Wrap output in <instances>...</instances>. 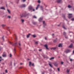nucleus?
Segmentation results:
<instances>
[{
    "instance_id": "42",
    "label": "nucleus",
    "mask_w": 74,
    "mask_h": 74,
    "mask_svg": "<svg viewBox=\"0 0 74 74\" xmlns=\"http://www.w3.org/2000/svg\"><path fill=\"white\" fill-rule=\"evenodd\" d=\"M72 60H72V59H70V61H71H71H72Z\"/></svg>"
},
{
    "instance_id": "58",
    "label": "nucleus",
    "mask_w": 74,
    "mask_h": 74,
    "mask_svg": "<svg viewBox=\"0 0 74 74\" xmlns=\"http://www.w3.org/2000/svg\"><path fill=\"white\" fill-rule=\"evenodd\" d=\"M0 58L1 59V56L0 57Z\"/></svg>"
},
{
    "instance_id": "47",
    "label": "nucleus",
    "mask_w": 74,
    "mask_h": 74,
    "mask_svg": "<svg viewBox=\"0 0 74 74\" xmlns=\"http://www.w3.org/2000/svg\"><path fill=\"white\" fill-rule=\"evenodd\" d=\"M44 72H42V74H44Z\"/></svg>"
},
{
    "instance_id": "56",
    "label": "nucleus",
    "mask_w": 74,
    "mask_h": 74,
    "mask_svg": "<svg viewBox=\"0 0 74 74\" xmlns=\"http://www.w3.org/2000/svg\"><path fill=\"white\" fill-rule=\"evenodd\" d=\"M54 35V34H52V36H53Z\"/></svg>"
},
{
    "instance_id": "49",
    "label": "nucleus",
    "mask_w": 74,
    "mask_h": 74,
    "mask_svg": "<svg viewBox=\"0 0 74 74\" xmlns=\"http://www.w3.org/2000/svg\"><path fill=\"white\" fill-rule=\"evenodd\" d=\"M61 64H63V62H61Z\"/></svg>"
},
{
    "instance_id": "18",
    "label": "nucleus",
    "mask_w": 74,
    "mask_h": 74,
    "mask_svg": "<svg viewBox=\"0 0 74 74\" xmlns=\"http://www.w3.org/2000/svg\"><path fill=\"white\" fill-rule=\"evenodd\" d=\"M5 26H6V25H4V24H2V27H4Z\"/></svg>"
},
{
    "instance_id": "27",
    "label": "nucleus",
    "mask_w": 74,
    "mask_h": 74,
    "mask_svg": "<svg viewBox=\"0 0 74 74\" xmlns=\"http://www.w3.org/2000/svg\"><path fill=\"white\" fill-rule=\"evenodd\" d=\"M56 41H57V40H53L54 42H56Z\"/></svg>"
},
{
    "instance_id": "36",
    "label": "nucleus",
    "mask_w": 74,
    "mask_h": 74,
    "mask_svg": "<svg viewBox=\"0 0 74 74\" xmlns=\"http://www.w3.org/2000/svg\"><path fill=\"white\" fill-rule=\"evenodd\" d=\"M38 42H35V44H38Z\"/></svg>"
},
{
    "instance_id": "14",
    "label": "nucleus",
    "mask_w": 74,
    "mask_h": 74,
    "mask_svg": "<svg viewBox=\"0 0 74 74\" xmlns=\"http://www.w3.org/2000/svg\"><path fill=\"white\" fill-rule=\"evenodd\" d=\"M30 34H29L28 35H27V38H29V37L30 36Z\"/></svg>"
},
{
    "instance_id": "10",
    "label": "nucleus",
    "mask_w": 74,
    "mask_h": 74,
    "mask_svg": "<svg viewBox=\"0 0 74 74\" xmlns=\"http://www.w3.org/2000/svg\"><path fill=\"white\" fill-rule=\"evenodd\" d=\"M62 47V45L61 44H59L58 45L59 47Z\"/></svg>"
},
{
    "instance_id": "5",
    "label": "nucleus",
    "mask_w": 74,
    "mask_h": 74,
    "mask_svg": "<svg viewBox=\"0 0 74 74\" xmlns=\"http://www.w3.org/2000/svg\"><path fill=\"white\" fill-rule=\"evenodd\" d=\"M44 47L47 49H49L48 48V45H44Z\"/></svg>"
},
{
    "instance_id": "53",
    "label": "nucleus",
    "mask_w": 74,
    "mask_h": 74,
    "mask_svg": "<svg viewBox=\"0 0 74 74\" xmlns=\"http://www.w3.org/2000/svg\"><path fill=\"white\" fill-rule=\"evenodd\" d=\"M9 43H10V44H12V43L10 42H9Z\"/></svg>"
},
{
    "instance_id": "59",
    "label": "nucleus",
    "mask_w": 74,
    "mask_h": 74,
    "mask_svg": "<svg viewBox=\"0 0 74 74\" xmlns=\"http://www.w3.org/2000/svg\"><path fill=\"white\" fill-rule=\"evenodd\" d=\"M60 26V25H58V26Z\"/></svg>"
},
{
    "instance_id": "31",
    "label": "nucleus",
    "mask_w": 74,
    "mask_h": 74,
    "mask_svg": "<svg viewBox=\"0 0 74 74\" xmlns=\"http://www.w3.org/2000/svg\"><path fill=\"white\" fill-rule=\"evenodd\" d=\"M50 66V67H52V65H51V64H49Z\"/></svg>"
},
{
    "instance_id": "38",
    "label": "nucleus",
    "mask_w": 74,
    "mask_h": 74,
    "mask_svg": "<svg viewBox=\"0 0 74 74\" xmlns=\"http://www.w3.org/2000/svg\"><path fill=\"white\" fill-rule=\"evenodd\" d=\"M64 36H65V35H66V32H64Z\"/></svg>"
},
{
    "instance_id": "21",
    "label": "nucleus",
    "mask_w": 74,
    "mask_h": 74,
    "mask_svg": "<svg viewBox=\"0 0 74 74\" xmlns=\"http://www.w3.org/2000/svg\"><path fill=\"white\" fill-rule=\"evenodd\" d=\"M62 27H63V28H64V29H66V28L65 27H64V26L63 25H62Z\"/></svg>"
},
{
    "instance_id": "52",
    "label": "nucleus",
    "mask_w": 74,
    "mask_h": 74,
    "mask_svg": "<svg viewBox=\"0 0 74 74\" xmlns=\"http://www.w3.org/2000/svg\"><path fill=\"white\" fill-rule=\"evenodd\" d=\"M45 40H47V37H45Z\"/></svg>"
},
{
    "instance_id": "29",
    "label": "nucleus",
    "mask_w": 74,
    "mask_h": 74,
    "mask_svg": "<svg viewBox=\"0 0 74 74\" xmlns=\"http://www.w3.org/2000/svg\"><path fill=\"white\" fill-rule=\"evenodd\" d=\"M38 3H40L41 2V1H40L38 0Z\"/></svg>"
},
{
    "instance_id": "15",
    "label": "nucleus",
    "mask_w": 74,
    "mask_h": 74,
    "mask_svg": "<svg viewBox=\"0 0 74 74\" xmlns=\"http://www.w3.org/2000/svg\"><path fill=\"white\" fill-rule=\"evenodd\" d=\"M43 23L44 25V26H46V24L45 23V21H43Z\"/></svg>"
},
{
    "instance_id": "45",
    "label": "nucleus",
    "mask_w": 74,
    "mask_h": 74,
    "mask_svg": "<svg viewBox=\"0 0 74 74\" xmlns=\"http://www.w3.org/2000/svg\"><path fill=\"white\" fill-rule=\"evenodd\" d=\"M32 66H34V63H33L32 64Z\"/></svg>"
},
{
    "instance_id": "40",
    "label": "nucleus",
    "mask_w": 74,
    "mask_h": 74,
    "mask_svg": "<svg viewBox=\"0 0 74 74\" xmlns=\"http://www.w3.org/2000/svg\"><path fill=\"white\" fill-rule=\"evenodd\" d=\"M2 38H3V40H4V36H3L2 37Z\"/></svg>"
},
{
    "instance_id": "13",
    "label": "nucleus",
    "mask_w": 74,
    "mask_h": 74,
    "mask_svg": "<svg viewBox=\"0 0 74 74\" xmlns=\"http://www.w3.org/2000/svg\"><path fill=\"white\" fill-rule=\"evenodd\" d=\"M66 72L67 73H69L70 72V70H69L68 69L66 70Z\"/></svg>"
},
{
    "instance_id": "62",
    "label": "nucleus",
    "mask_w": 74,
    "mask_h": 74,
    "mask_svg": "<svg viewBox=\"0 0 74 74\" xmlns=\"http://www.w3.org/2000/svg\"><path fill=\"white\" fill-rule=\"evenodd\" d=\"M22 17H23V16H21V17L22 18Z\"/></svg>"
},
{
    "instance_id": "20",
    "label": "nucleus",
    "mask_w": 74,
    "mask_h": 74,
    "mask_svg": "<svg viewBox=\"0 0 74 74\" xmlns=\"http://www.w3.org/2000/svg\"><path fill=\"white\" fill-rule=\"evenodd\" d=\"M1 9L5 10V8L3 7H1L0 8Z\"/></svg>"
},
{
    "instance_id": "30",
    "label": "nucleus",
    "mask_w": 74,
    "mask_h": 74,
    "mask_svg": "<svg viewBox=\"0 0 74 74\" xmlns=\"http://www.w3.org/2000/svg\"><path fill=\"white\" fill-rule=\"evenodd\" d=\"M8 18H11V16H8Z\"/></svg>"
},
{
    "instance_id": "41",
    "label": "nucleus",
    "mask_w": 74,
    "mask_h": 74,
    "mask_svg": "<svg viewBox=\"0 0 74 74\" xmlns=\"http://www.w3.org/2000/svg\"><path fill=\"white\" fill-rule=\"evenodd\" d=\"M74 20V18H72L71 19V21H73Z\"/></svg>"
},
{
    "instance_id": "48",
    "label": "nucleus",
    "mask_w": 74,
    "mask_h": 74,
    "mask_svg": "<svg viewBox=\"0 0 74 74\" xmlns=\"http://www.w3.org/2000/svg\"><path fill=\"white\" fill-rule=\"evenodd\" d=\"M38 7H37L36 8V10H37V9H38Z\"/></svg>"
},
{
    "instance_id": "3",
    "label": "nucleus",
    "mask_w": 74,
    "mask_h": 74,
    "mask_svg": "<svg viewBox=\"0 0 74 74\" xmlns=\"http://www.w3.org/2000/svg\"><path fill=\"white\" fill-rule=\"evenodd\" d=\"M73 17V15H72V14H69L68 18H71Z\"/></svg>"
},
{
    "instance_id": "55",
    "label": "nucleus",
    "mask_w": 74,
    "mask_h": 74,
    "mask_svg": "<svg viewBox=\"0 0 74 74\" xmlns=\"http://www.w3.org/2000/svg\"><path fill=\"white\" fill-rule=\"evenodd\" d=\"M22 67H21L19 68V69H22Z\"/></svg>"
},
{
    "instance_id": "16",
    "label": "nucleus",
    "mask_w": 74,
    "mask_h": 74,
    "mask_svg": "<svg viewBox=\"0 0 74 74\" xmlns=\"http://www.w3.org/2000/svg\"><path fill=\"white\" fill-rule=\"evenodd\" d=\"M42 18H40L39 19V22H41L42 21Z\"/></svg>"
},
{
    "instance_id": "64",
    "label": "nucleus",
    "mask_w": 74,
    "mask_h": 74,
    "mask_svg": "<svg viewBox=\"0 0 74 74\" xmlns=\"http://www.w3.org/2000/svg\"><path fill=\"white\" fill-rule=\"evenodd\" d=\"M41 8L42 7V6H41Z\"/></svg>"
},
{
    "instance_id": "6",
    "label": "nucleus",
    "mask_w": 74,
    "mask_h": 74,
    "mask_svg": "<svg viewBox=\"0 0 74 74\" xmlns=\"http://www.w3.org/2000/svg\"><path fill=\"white\" fill-rule=\"evenodd\" d=\"M26 7V5L25 4H23L21 6V7Z\"/></svg>"
},
{
    "instance_id": "4",
    "label": "nucleus",
    "mask_w": 74,
    "mask_h": 74,
    "mask_svg": "<svg viewBox=\"0 0 74 74\" xmlns=\"http://www.w3.org/2000/svg\"><path fill=\"white\" fill-rule=\"evenodd\" d=\"M3 57H6V53L5 52H4L3 55H2Z\"/></svg>"
},
{
    "instance_id": "25",
    "label": "nucleus",
    "mask_w": 74,
    "mask_h": 74,
    "mask_svg": "<svg viewBox=\"0 0 74 74\" xmlns=\"http://www.w3.org/2000/svg\"><path fill=\"white\" fill-rule=\"evenodd\" d=\"M33 17L34 18H35L36 19L37 18V17H36V16H33Z\"/></svg>"
},
{
    "instance_id": "8",
    "label": "nucleus",
    "mask_w": 74,
    "mask_h": 74,
    "mask_svg": "<svg viewBox=\"0 0 74 74\" xmlns=\"http://www.w3.org/2000/svg\"><path fill=\"white\" fill-rule=\"evenodd\" d=\"M57 2L58 3H61V2H62V0H58L57 1Z\"/></svg>"
},
{
    "instance_id": "51",
    "label": "nucleus",
    "mask_w": 74,
    "mask_h": 74,
    "mask_svg": "<svg viewBox=\"0 0 74 74\" xmlns=\"http://www.w3.org/2000/svg\"><path fill=\"white\" fill-rule=\"evenodd\" d=\"M63 16V18H65V16Z\"/></svg>"
},
{
    "instance_id": "46",
    "label": "nucleus",
    "mask_w": 74,
    "mask_h": 74,
    "mask_svg": "<svg viewBox=\"0 0 74 74\" xmlns=\"http://www.w3.org/2000/svg\"><path fill=\"white\" fill-rule=\"evenodd\" d=\"M19 46H21V43H19Z\"/></svg>"
},
{
    "instance_id": "19",
    "label": "nucleus",
    "mask_w": 74,
    "mask_h": 74,
    "mask_svg": "<svg viewBox=\"0 0 74 74\" xmlns=\"http://www.w3.org/2000/svg\"><path fill=\"white\" fill-rule=\"evenodd\" d=\"M54 58L53 57H51V58L50 59V60H52V59H54Z\"/></svg>"
},
{
    "instance_id": "1",
    "label": "nucleus",
    "mask_w": 74,
    "mask_h": 74,
    "mask_svg": "<svg viewBox=\"0 0 74 74\" xmlns=\"http://www.w3.org/2000/svg\"><path fill=\"white\" fill-rule=\"evenodd\" d=\"M29 10H33V11H35L34 9H33V8L31 6H30L29 7Z\"/></svg>"
},
{
    "instance_id": "23",
    "label": "nucleus",
    "mask_w": 74,
    "mask_h": 74,
    "mask_svg": "<svg viewBox=\"0 0 74 74\" xmlns=\"http://www.w3.org/2000/svg\"><path fill=\"white\" fill-rule=\"evenodd\" d=\"M16 51V50L15 49V48H14V52L15 53H16V52L15 51Z\"/></svg>"
},
{
    "instance_id": "28",
    "label": "nucleus",
    "mask_w": 74,
    "mask_h": 74,
    "mask_svg": "<svg viewBox=\"0 0 74 74\" xmlns=\"http://www.w3.org/2000/svg\"><path fill=\"white\" fill-rule=\"evenodd\" d=\"M14 36H15L16 40V39L17 38V37H16V35L14 34Z\"/></svg>"
},
{
    "instance_id": "50",
    "label": "nucleus",
    "mask_w": 74,
    "mask_h": 74,
    "mask_svg": "<svg viewBox=\"0 0 74 74\" xmlns=\"http://www.w3.org/2000/svg\"><path fill=\"white\" fill-rule=\"evenodd\" d=\"M23 2H24V1H26V0H23Z\"/></svg>"
},
{
    "instance_id": "34",
    "label": "nucleus",
    "mask_w": 74,
    "mask_h": 74,
    "mask_svg": "<svg viewBox=\"0 0 74 74\" xmlns=\"http://www.w3.org/2000/svg\"><path fill=\"white\" fill-rule=\"evenodd\" d=\"M57 69L58 71H60V69H59V68H58Z\"/></svg>"
},
{
    "instance_id": "60",
    "label": "nucleus",
    "mask_w": 74,
    "mask_h": 74,
    "mask_svg": "<svg viewBox=\"0 0 74 74\" xmlns=\"http://www.w3.org/2000/svg\"><path fill=\"white\" fill-rule=\"evenodd\" d=\"M20 64H22V63H20Z\"/></svg>"
},
{
    "instance_id": "11",
    "label": "nucleus",
    "mask_w": 74,
    "mask_h": 74,
    "mask_svg": "<svg viewBox=\"0 0 74 74\" xmlns=\"http://www.w3.org/2000/svg\"><path fill=\"white\" fill-rule=\"evenodd\" d=\"M72 47H73V44H71L69 46V48H72Z\"/></svg>"
},
{
    "instance_id": "57",
    "label": "nucleus",
    "mask_w": 74,
    "mask_h": 74,
    "mask_svg": "<svg viewBox=\"0 0 74 74\" xmlns=\"http://www.w3.org/2000/svg\"><path fill=\"white\" fill-rule=\"evenodd\" d=\"M73 53H74V50L73 51Z\"/></svg>"
},
{
    "instance_id": "35",
    "label": "nucleus",
    "mask_w": 74,
    "mask_h": 74,
    "mask_svg": "<svg viewBox=\"0 0 74 74\" xmlns=\"http://www.w3.org/2000/svg\"><path fill=\"white\" fill-rule=\"evenodd\" d=\"M12 57V55L11 53L10 54V57Z\"/></svg>"
},
{
    "instance_id": "32",
    "label": "nucleus",
    "mask_w": 74,
    "mask_h": 74,
    "mask_svg": "<svg viewBox=\"0 0 74 74\" xmlns=\"http://www.w3.org/2000/svg\"><path fill=\"white\" fill-rule=\"evenodd\" d=\"M21 21H22V22L23 23L24 22V20L21 19Z\"/></svg>"
},
{
    "instance_id": "26",
    "label": "nucleus",
    "mask_w": 74,
    "mask_h": 74,
    "mask_svg": "<svg viewBox=\"0 0 74 74\" xmlns=\"http://www.w3.org/2000/svg\"><path fill=\"white\" fill-rule=\"evenodd\" d=\"M32 64V62H30L29 63V66H30V65Z\"/></svg>"
},
{
    "instance_id": "24",
    "label": "nucleus",
    "mask_w": 74,
    "mask_h": 74,
    "mask_svg": "<svg viewBox=\"0 0 74 74\" xmlns=\"http://www.w3.org/2000/svg\"><path fill=\"white\" fill-rule=\"evenodd\" d=\"M32 36L33 37H34V38L36 37V35H33Z\"/></svg>"
},
{
    "instance_id": "2",
    "label": "nucleus",
    "mask_w": 74,
    "mask_h": 74,
    "mask_svg": "<svg viewBox=\"0 0 74 74\" xmlns=\"http://www.w3.org/2000/svg\"><path fill=\"white\" fill-rule=\"evenodd\" d=\"M53 64L55 66H56V67H57V66H58V64L57 62H54L53 63Z\"/></svg>"
},
{
    "instance_id": "12",
    "label": "nucleus",
    "mask_w": 74,
    "mask_h": 74,
    "mask_svg": "<svg viewBox=\"0 0 74 74\" xmlns=\"http://www.w3.org/2000/svg\"><path fill=\"white\" fill-rule=\"evenodd\" d=\"M56 47H52L51 48V49H56Z\"/></svg>"
},
{
    "instance_id": "61",
    "label": "nucleus",
    "mask_w": 74,
    "mask_h": 74,
    "mask_svg": "<svg viewBox=\"0 0 74 74\" xmlns=\"http://www.w3.org/2000/svg\"><path fill=\"white\" fill-rule=\"evenodd\" d=\"M1 60H0V62H1Z\"/></svg>"
},
{
    "instance_id": "22",
    "label": "nucleus",
    "mask_w": 74,
    "mask_h": 74,
    "mask_svg": "<svg viewBox=\"0 0 74 74\" xmlns=\"http://www.w3.org/2000/svg\"><path fill=\"white\" fill-rule=\"evenodd\" d=\"M68 8H71L72 7V6H71L70 5H69L68 6Z\"/></svg>"
},
{
    "instance_id": "63",
    "label": "nucleus",
    "mask_w": 74,
    "mask_h": 74,
    "mask_svg": "<svg viewBox=\"0 0 74 74\" xmlns=\"http://www.w3.org/2000/svg\"><path fill=\"white\" fill-rule=\"evenodd\" d=\"M3 74H4V73H3Z\"/></svg>"
},
{
    "instance_id": "9",
    "label": "nucleus",
    "mask_w": 74,
    "mask_h": 74,
    "mask_svg": "<svg viewBox=\"0 0 74 74\" xmlns=\"http://www.w3.org/2000/svg\"><path fill=\"white\" fill-rule=\"evenodd\" d=\"M17 44V42H16L13 45V46H14L15 47V46H16V45Z\"/></svg>"
},
{
    "instance_id": "7",
    "label": "nucleus",
    "mask_w": 74,
    "mask_h": 74,
    "mask_svg": "<svg viewBox=\"0 0 74 74\" xmlns=\"http://www.w3.org/2000/svg\"><path fill=\"white\" fill-rule=\"evenodd\" d=\"M70 52V51L69 49H67L66 51V53H69V52Z\"/></svg>"
},
{
    "instance_id": "39",
    "label": "nucleus",
    "mask_w": 74,
    "mask_h": 74,
    "mask_svg": "<svg viewBox=\"0 0 74 74\" xmlns=\"http://www.w3.org/2000/svg\"><path fill=\"white\" fill-rule=\"evenodd\" d=\"M39 6H40V5L38 4L37 5V7H38H38H39Z\"/></svg>"
},
{
    "instance_id": "33",
    "label": "nucleus",
    "mask_w": 74,
    "mask_h": 74,
    "mask_svg": "<svg viewBox=\"0 0 74 74\" xmlns=\"http://www.w3.org/2000/svg\"><path fill=\"white\" fill-rule=\"evenodd\" d=\"M33 24H34V25H36V23L34 22H33Z\"/></svg>"
},
{
    "instance_id": "37",
    "label": "nucleus",
    "mask_w": 74,
    "mask_h": 74,
    "mask_svg": "<svg viewBox=\"0 0 74 74\" xmlns=\"http://www.w3.org/2000/svg\"><path fill=\"white\" fill-rule=\"evenodd\" d=\"M8 11L9 13V14H10V10H8Z\"/></svg>"
},
{
    "instance_id": "43",
    "label": "nucleus",
    "mask_w": 74,
    "mask_h": 74,
    "mask_svg": "<svg viewBox=\"0 0 74 74\" xmlns=\"http://www.w3.org/2000/svg\"><path fill=\"white\" fill-rule=\"evenodd\" d=\"M39 51H42V49H40L39 50Z\"/></svg>"
},
{
    "instance_id": "54",
    "label": "nucleus",
    "mask_w": 74,
    "mask_h": 74,
    "mask_svg": "<svg viewBox=\"0 0 74 74\" xmlns=\"http://www.w3.org/2000/svg\"><path fill=\"white\" fill-rule=\"evenodd\" d=\"M65 38H68V37H65Z\"/></svg>"
},
{
    "instance_id": "44",
    "label": "nucleus",
    "mask_w": 74,
    "mask_h": 74,
    "mask_svg": "<svg viewBox=\"0 0 74 74\" xmlns=\"http://www.w3.org/2000/svg\"><path fill=\"white\" fill-rule=\"evenodd\" d=\"M7 70H6L5 71V72H6V73H7Z\"/></svg>"
},
{
    "instance_id": "17",
    "label": "nucleus",
    "mask_w": 74,
    "mask_h": 74,
    "mask_svg": "<svg viewBox=\"0 0 74 74\" xmlns=\"http://www.w3.org/2000/svg\"><path fill=\"white\" fill-rule=\"evenodd\" d=\"M23 16L25 17V16H26V14H23Z\"/></svg>"
}]
</instances>
